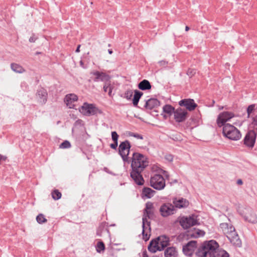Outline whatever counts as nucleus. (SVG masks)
I'll list each match as a JSON object with an SVG mask.
<instances>
[{"label": "nucleus", "mask_w": 257, "mask_h": 257, "mask_svg": "<svg viewBox=\"0 0 257 257\" xmlns=\"http://www.w3.org/2000/svg\"><path fill=\"white\" fill-rule=\"evenodd\" d=\"M149 165L147 157L140 153L134 152L131 158V177L135 183L138 185H143L145 180L142 172Z\"/></svg>", "instance_id": "f257e3e1"}, {"label": "nucleus", "mask_w": 257, "mask_h": 257, "mask_svg": "<svg viewBox=\"0 0 257 257\" xmlns=\"http://www.w3.org/2000/svg\"><path fill=\"white\" fill-rule=\"evenodd\" d=\"M220 229L226 236L231 243L237 246H240L241 242L234 227L227 223L220 224Z\"/></svg>", "instance_id": "f03ea898"}, {"label": "nucleus", "mask_w": 257, "mask_h": 257, "mask_svg": "<svg viewBox=\"0 0 257 257\" xmlns=\"http://www.w3.org/2000/svg\"><path fill=\"white\" fill-rule=\"evenodd\" d=\"M170 239L166 235L159 236L151 240L148 246L149 251L155 253L161 251L169 244Z\"/></svg>", "instance_id": "7ed1b4c3"}, {"label": "nucleus", "mask_w": 257, "mask_h": 257, "mask_svg": "<svg viewBox=\"0 0 257 257\" xmlns=\"http://www.w3.org/2000/svg\"><path fill=\"white\" fill-rule=\"evenodd\" d=\"M170 239L166 235L159 236L151 240L148 246L149 251L155 253L161 251L169 244Z\"/></svg>", "instance_id": "20e7f679"}, {"label": "nucleus", "mask_w": 257, "mask_h": 257, "mask_svg": "<svg viewBox=\"0 0 257 257\" xmlns=\"http://www.w3.org/2000/svg\"><path fill=\"white\" fill-rule=\"evenodd\" d=\"M222 134L226 138L233 141H237L241 138V134L240 131L234 126L229 123L224 125Z\"/></svg>", "instance_id": "39448f33"}, {"label": "nucleus", "mask_w": 257, "mask_h": 257, "mask_svg": "<svg viewBox=\"0 0 257 257\" xmlns=\"http://www.w3.org/2000/svg\"><path fill=\"white\" fill-rule=\"evenodd\" d=\"M80 112L83 115L86 116H90L97 114V113H101L102 111L99 109L93 104H89L84 102L82 106H81Z\"/></svg>", "instance_id": "423d86ee"}, {"label": "nucleus", "mask_w": 257, "mask_h": 257, "mask_svg": "<svg viewBox=\"0 0 257 257\" xmlns=\"http://www.w3.org/2000/svg\"><path fill=\"white\" fill-rule=\"evenodd\" d=\"M150 185L156 190H162L166 186L165 179L161 175L155 174L151 177Z\"/></svg>", "instance_id": "0eeeda50"}, {"label": "nucleus", "mask_w": 257, "mask_h": 257, "mask_svg": "<svg viewBox=\"0 0 257 257\" xmlns=\"http://www.w3.org/2000/svg\"><path fill=\"white\" fill-rule=\"evenodd\" d=\"M131 145L128 141L125 140L121 142L118 147V154L121 157L124 162L129 163L128 154L130 153Z\"/></svg>", "instance_id": "6e6552de"}, {"label": "nucleus", "mask_w": 257, "mask_h": 257, "mask_svg": "<svg viewBox=\"0 0 257 257\" xmlns=\"http://www.w3.org/2000/svg\"><path fill=\"white\" fill-rule=\"evenodd\" d=\"M202 248H204L207 253L209 256L213 254V253L219 248V244L215 240H210L203 242L202 244Z\"/></svg>", "instance_id": "1a4fd4ad"}, {"label": "nucleus", "mask_w": 257, "mask_h": 257, "mask_svg": "<svg viewBox=\"0 0 257 257\" xmlns=\"http://www.w3.org/2000/svg\"><path fill=\"white\" fill-rule=\"evenodd\" d=\"M142 221L143 230L142 234L143 239L146 241L149 239L151 236V222L148 221V218H146V217H143Z\"/></svg>", "instance_id": "9d476101"}, {"label": "nucleus", "mask_w": 257, "mask_h": 257, "mask_svg": "<svg viewBox=\"0 0 257 257\" xmlns=\"http://www.w3.org/2000/svg\"><path fill=\"white\" fill-rule=\"evenodd\" d=\"M234 117V114L233 112L229 111H223L220 113L217 118V124L219 127L223 126L226 124L225 122L231 118Z\"/></svg>", "instance_id": "9b49d317"}, {"label": "nucleus", "mask_w": 257, "mask_h": 257, "mask_svg": "<svg viewBox=\"0 0 257 257\" xmlns=\"http://www.w3.org/2000/svg\"><path fill=\"white\" fill-rule=\"evenodd\" d=\"M256 138V133L253 130L249 131L246 134L244 139V145L249 148H253Z\"/></svg>", "instance_id": "f8f14e48"}, {"label": "nucleus", "mask_w": 257, "mask_h": 257, "mask_svg": "<svg viewBox=\"0 0 257 257\" xmlns=\"http://www.w3.org/2000/svg\"><path fill=\"white\" fill-rule=\"evenodd\" d=\"M179 222L184 229H188L198 224V221L193 216L183 217Z\"/></svg>", "instance_id": "ddd939ff"}, {"label": "nucleus", "mask_w": 257, "mask_h": 257, "mask_svg": "<svg viewBox=\"0 0 257 257\" xmlns=\"http://www.w3.org/2000/svg\"><path fill=\"white\" fill-rule=\"evenodd\" d=\"M161 214L163 217H167L173 214L176 211L174 206L171 203H164L160 208Z\"/></svg>", "instance_id": "4468645a"}, {"label": "nucleus", "mask_w": 257, "mask_h": 257, "mask_svg": "<svg viewBox=\"0 0 257 257\" xmlns=\"http://www.w3.org/2000/svg\"><path fill=\"white\" fill-rule=\"evenodd\" d=\"M187 114L185 109L181 107L177 108L174 112V119L177 122H183L186 120Z\"/></svg>", "instance_id": "2eb2a0df"}, {"label": "nucleus", "mask_w": 257, "mask_h": 257, "mask_svg": "<svg viewBox=\"0 0 257 257\" xmlns=\"http://www.w3.org/2000/svg\"><path fill=\"white\" fill-rule=\"evenodd\" d=\"M196 247L197 241L192 240L183 246V252L186 255L190 256H192Z\"/></svg>", "instance_id": "dca6fc26"}, {"label": "nucleus", "mask_w": 257, "mask_h": 257, "mask_svg": "<svg viewBox=\"0 0 257 257\" xmlns=\"http://www.w3.org/2000/svg\"><path fill=\"white\" fill-rule=\"evenodd\" d=\"M179 105L180 106H184L189 111L194 110L197 104L195 102L193 99H183L179 102Z\"/></svg>", "instance_id": "f3484780"}, {"label": "nucleus", "mask_w": 257, "mask_h": 257, "mask_svg": "<svg viewBox=\"0 0 257 257\" xmlns=\"http://www.w3.org/2000/svg\"><path fill=\"white\" fill-rule=\"evenodd\" d=\"M91 74L95 76V78L93 79V81L94 82H98L99 81H101L104 82V83H106V82L110 81V76L106 74L105 73L99 72L98 71H96L92 72Z\"/></svg>", "instance_id": "a211bd4d"}, {"label": "nucleus", "mask_w": 257, "mask_h": 257, "mask_svg": "<svg viewBox=\"0 0 257 257\" xmlns=\"http://www.w3.org/2000/svg\"><path fill=\"white\" fill-rule=\"evenodd\" d=\"M48 93L47 90L43 87L37 90L36 98L38 101L42 104H44L47 101Z\"/></svg>", "instance_id": "6ab92c4d"}, {"label": "nucleus", "mask_w": 257, "mask_h": 257, "mask_svg": "<svg viewBox=\"0 0 257 257\" xmlns=\"http://www.w3.org/2000/svg\"><path fill=\"white\" fill-rule=\"evenodd\" d=\"M173 203L174 204V207L181 208H186L188 207L189 205V201L184 198H175L173 199Z\"/></svg>", "instance_id": "aec40b11"}, {"label": "nucleus", "mask_w": 257, "mask_h": 257, "mask_svg": "<svg viewBox=\"0 0 257 257\" xmlns=\"http://www.w3.org/2000/svg\"><path fill=\"white\" fill-rule=\"evenodd\" d=\"M154 206L153 204L148 202L146 204V207L144 210L143 217H146V218L152 219L154 217V212L152 210Z\"/></svg>", "instance_id": "412c9836"}, {"label": "nucleus", "mask_w": 257, "mask_h": 257, "mask_svg": "<svg viewBox=\"0 0 257 257\" xmlns=\"http://www.w3.org/2000/svg\"><path fill=\"white\" fill-rule=\"evenodd\" d=\"M78 100V96L74 94H69L66 95L64 98V101L65 102L67 106L70 108H73L74 105L73 103L77 101Z\"/></svg>", "instance_id": "4be33fe9"}, {"label": "nucleus", "mask_w": 257, "mask_h": 257, "mask_svg": "<svg viewBox=\"0 0 257 257\" xmlns=\"http://www.w3.org/2000/svg\"><path fill=\"white\" fill-rule=\"evenodd\" d=\"M160 102L157 98H150L146 100L144 105L146 109L152 110L160 106Z\"/></svg>", "instance_id": "5701e85b"}, {"label": "nucleus", "mask_w": 257, "mask_h": 257, "mask_svg": "<svg viewBox=\"0 0 257 257\" xmlns=\"http://www.w3.org/2000/svg\"><path fill=\"white\" fill-rule=\"evenodd\" d=\"M138 87L142 91L150 90L152 88V85L149 80L144 79L138 83Z\"/></svg>", "instance_id": "b1692460"}, {"label": "nucleus", "mask_w": 257, "mask_h": 257, "mask_svg": "<svg viewBox=\"0 0 257 257\" xmlns=\"http://www.w3.org/2000/svg\"><path fill=\"white\" fill-rule=\"evenodd\" d=\"M165 257H177L178 251L175 247H167L164 252Z\"/></svg>", "instance_id": "393cba45"}, {"label": "nucleus", "mask_w": 257, "mask_h": 257, "mask_svg": "<svg viewBox=\"0 0 257 257\" xmlns=\"http://www.w3.org/2000/svg\"><path fill=\"white\" fill-rule=\"evenodd\" d=\"M156 191L149 187H144L142 190V197L147 198H151L154 196Z\"/></svg>", "instance_id": "a878e982"}, {"label": "nucleus", "mask_w": 257, "mask_h": 257, "mask_svg": "<svg viewBox=\"0 0 257 257\" xmlns=\"http://www.w3.org/2000/svg\"><path fill=\"white\" fill-rule=\"evenodd\" d=\"M143 93L138 90H134V95L133 98V104L135 106H137L138 103L141 97L143 96Z\"/></svg>", "instance_id": "bb28decb"}, {"label": "nucleus", "mask_w": 257, "mask_h": 257, "mask_svg": "<svg viewBox=\"0 0 257 257\" xmlns=\"http://www.w3.org/2000/svg\"><path fill=\"white\" fill-rule=\"evenodd\" d=\"M243 217L245 221L249 222L252 223H255L257 222V216L253 212L251 211L249 213L245 214Z\"/></svg>", "instance_id": "cd10ccee"}, {"label": "nucleus", "mask_w": 257, "mask_h": 257, "mask_svg": "<svg viewBox=\"0 0 257 257\" xmlns=\"http://www.w3.org/2000/svg\"><path fill=\"white\" fill-rule=\"evenodd\" d=\"M113 88V85L111 84L110 81L106 82L104 83L103 87V91L106 92L108 91V94L110 97H112L113 94L112 93V90Z\"/></svg>", "instance_id": "c85d7f7f"}, {"label": "nucleus", "mask_w": 257, "mask_h": 257, "mask_svg": "<svg viewBox=\"0 0 257 257\" xmlns=\"http://www.w3.org/2000/svg\"><path fill=\"white\" fill-rule=\"evenodd\" d=\"M210 257H229V254L224 250L219 249V248L215 251Z\"/></svg>", "instance_id": "c756f323"}, {"label": "nucleus", "mask_w": 257, "mask_h": 257, "mask_svg": "<svg viewBox=\"0 0 257 257\" xmlns=\"http://www.w3.org/2000/svg\"><path fill=\"white\" fill-rule=\"evenodd\" d=\"M11 69L16 73H22L26 71V70L20 64L13 63L11 64Z\"/></svg>", "instance_id": "7c9ffc66"}, {"label": "nucleus", "mask_w": 257, "mask_h": 257, "mask_svg": "<svg viewBox=\"0 0 257 257\" xmlns=\"http://www.w3.org/2000/svg\"><path fill=\"white\" fill-rule=\"evenodd\" d=\"M176 109L170 104H166L163 107V111L164 113H167L169 115H171Z\"/></svg>", "instance_id": "2f4dec72"}, {"label": "nucleus", "mask_w": 257, "mask_h": 257, "mask_svg": "<svg viewBox=\"0 0 257 257\" xmlns=\"http://www.w3.org/2000/svg\"><path fill=\"white\" fill-rule=\"evenodd\" d=\"M196 255L197 257H206L208 254L204 248H202L201 245L196 252Z\"/></svg>", "instance_id": "473e14b6"}, {"label": "nucleus", "mask_w": 257, "mask_h": 257, "mask_svg": "<svg viewBox=\"0 0 257 257\" xmlns=\"http://www.w3.org/2000/svg\"><path fill=\"white\" fill-rule=\"evenodd\" d=\"M105 249V244L102 241H99L96 245V250L97 252L101 253Z\"/></svg>", "instance_id": "72a5a7b5"}, {"label": "nucleus", "mask_w": 257, "mask_h": 257, "mask_svg": "<svg viewBox=\"0 0 257 257\" xmlns=\"http://www.w3.org/2000/svg\"><path fill=\"white\" fill-rule=\"evenodd\" d=\"M133 92L131 89H127L123 94L120 95V97L126 98L127 100L131 99Z\"/></svg>", "instance_id": "f704fd0d"}, {"label": "nucleus", "mask_w": 257, "mask_h": 257, "mask_svg": "<svg viewBox=\"0 0 257 257\" xmlns=\"http://www.w3.org/2000/svg\"><path fill=\"white\" fill-rule=\"evenodd\" d=\"M51 194L53 199L55 200H57L60 199L62 196L61 193L57 189L53 191L51 193Z\"/></svg>", "instance_id": "c9c22d12"}, {"label": "nucleus", "mask_w": 257, "mask_h": 257, "mask_svg": "<svg viewBox=\"0 0 257 257\" xmlns=\"http://www.w3.org/2000/svg\"><path fill=\"white\" fill-rule=\"evenodd\" d=\"M36 220L39 224H42L46 223L47 221V219L45 217V216L43 214H39L36 217Z\"/></svg>", "instance_id": "e433bc0d"}, {"label": "nucleus", "mask_w": 257, "mask_h": 257, "mask_svg": "<svg viewBox=\"0 0 257 257\" xmlns=\"http://www.w3.org/2000/svg\"><path fill=\"white\" fill-rule=\"evenodd\" d=\"M255 107V104L249 105L246 111L247 113V117L249 118L250 116L251 113L254 110Z\"/></svg>", "instance_id": "4c0bfd02"}, {"label": "nucleus", "mask_w": 257, "mask_h": 257, "mask_svg": "<svg viewBox=\"0 0 257 257\" xmlns=\"http://www.w3.org/2000/svg\"><path fill=\"white\" fill-rule=\"evenodd\" d=\"M205 234V232L203 231H201L200 230L198 229L197 230L195 231V234L194 233H189V235L193 237H198L200 236H203Z\"/></svg>", "instance_id": "58836bf2"}, {"label": "nucleus", "mask_w": 257, "mask_h": 257, "mask_svg": "<svg viewBox=\"0 0 257 257\" xmlns=\"http://www.w3.org/2000/svg\"><path fill=\"white\" fill-rule=\"evenodd\" d=\"M60 148L68 149L71 147V144L68 141H64L60 145Z\"/></svg>", "instance_id": "ea45409f"}, {"label": "nucleus", "mask_w": 257, "mask_h": 257, "mask_svg": "<svg viewBox=\"0 0 257 257\" xmlns=\"http://www.w3.org/2000/svg\"><path fill=\"white\" fill-rule=\"evenodd\" d=\"M196 73V70L195 69L189 68L187 71V74L190 77H192Z\"/></svg>", "instance_id": "a19ab883"}, {"label": "nucleus", "mask_w": 257, "mask_h": 257, "mask_svg": "<svg viewBox=\"0 0 257 257\" xmlns=\"http://www.w3.org/2000/svg\"><path fill=\"white\" fill-rule=\"evenodd\" d=\"M118 135L116 132H111V138L113 142H118Z\"/></svg>", "instance_id": "79ce46f5"}, {"label": "nucleus", "mask_w": 257, "mask_h": 257, "mask_svg": "<svg viewBox=\"0 0 257 257\" xmlns=\"http://www.w3.org/2000/svg\"><path fill=\"white\" fill-rule=\"evenodd\" d=\"M173 156L171 154H167L165 156V159L170 162L173 161Z\"/></svg>", "instance_id": "37998d69"}, {"label": "nucleus", "mask_w": 257, "mask_h": 257, "mask_svg": "<svg viewBox=\"0 0 257 257\" xmlns=\"http://www.w3.org/2000/svg\"><path fill=\"white\" fill-rule=\"evenodd\" d=\"M131 136H133L136 138H137L138 139H141L142 140L143 139V137L142 135H141L139 134H136V133H132L131 134Z\"/></svg>", "instance_id": "c03bdc74"}, {"label": "nucleus", "mask_w": 257, "mask_h": 257, "mask_svg": "<svg viewBox=\"0 0 257 257\" xmlns=\"http://www.w3.org/2000/svg\"><path fill=\"white\" fill-rule=\"evenodd\" d=\"M104 227V225H103V224H101L99 226V228H98V230L97 231V233H96L97 235H98V236H101V230Z\"/></svg>", "instance_id": "a18cd8bd"}, {"label": "nucleus", "mask_w": 257, "mask_h": 257, "mask_svg": "<svg viewBox=\"0 0 257 257\" xmlns=\"http://www.w3.org/2000/svg\"><path fill=\"white\" fill-rule=\"evenodd\" d=\"M114 143L113 144H111L110 145V147L112 149L116 150L117 148V147L118 146V142H113Z\"/></svg>", "instance_id": "49530a36"}, {"label": "nucleus", "mask_w": 257, "mask_h": 257, "mask_svg": "<svg viewBox=\"0 0 257 257\" xmlns=\"http://www.w3.org/2000/svg\"><path fill=\"white\" fill-rule=\"evenodd\" d=\"M37 39H38L37 37H35L34 36H33L30 38L29 42L31 43H34L36 41V40H37Z\"/></svg>", "instance_id": "de8ad7c7"}, {"label": "nucleus", "mask_w": 257, "mask_h": 257, "mask_svg": "<svg viewBox=\"0 0 257 257\" xmlns=\"http://www.w3.org/2000/svg\"><path fill=\"white\" fill-rule=\"evenodd\" d=\"M252 123L254 125L257 126V114L254 116L252 117Z\"/></svg>", "instance_id": "09e8293b"}, {"label": "nucleus", "mask_w": 257, "mask_h": 257, "mask_svg": "<svg viewBox=\"0 0 257 257\" xmlns=\"http://www.w3.org/2000/svg\"><path fill=\"white\" fill-rule=\"evenodd\" d=\"M143 257H149V255H148L147 252L146 250L143 252Z\"/></svg>", "instance_id": "8fccbe9b"}, {"label": "nucleus", "mask_w": 257, "mask_h": 257, "mask_svg": "<svg viewBox=\"0 0 257 257\" xmlns=\"http://www.w3.org/2000/svg\"><path fill=\"white\" fill-rule=\"evenodd\" d=\"M80 66H81V67H82V68H86V67H85V65H84V62H83V61H82V60H81V61H80Z\"/></svg>", "instance_id": "3c124183"}, {"label": "nucleus", "mask_w": 257, "mask_h": 257, "mask_svg": "<svg viewBox=\"0 0 257 257\" xmlns=\"http://www.w3.org/2000/svg\"><path fill=\"white\" fill-rule=\"evenodd\" d=\"M237 184L239 185H241L243 184V182L241 179H238L237 181Z\"/></svg>", "instance_id": "603ef678"}, {"label": "nucleus", "mask_w": 257, "mask_h": 257, "mask_svg": "<svg viewBox=\"0 0 257 257\" xmlns=\"http://www.w3.org/2000/svg\"><path fill=\"white\" fill-rule=\"evenodd\" d=\"M80 46H80V45H79L77 46V48H76V50H75V52H76V53H78V52H80Z\"/></svg>", "instance_id": "864d4df0"}, {"label": "nucleus", "mask_w": 257, "mask_h": 257, "mask_svg": "<svg viewBox=\"0 0 257 257\" xmlns=\"http://www.w3.org/2000/svg\"><path fill=\"white\" fill-rule=\"evenodd\" d=\"M108 52L109 54H112L113 53V51L111 49H108Z\"/></svg>", "instance_id": "5fc2aeb1"}, {"label": "nucleus", "mask_w": 257, "mask_h": 257, "mask_svg": "<svg viewBox=\"0 0 257 257\" xmlns=\"http://www.w3.org/2000/svg\"><path fill=\"white\" fill-rule=\"evenodd\" d=\"M190 29V28L188 26H186L185 31H188Z\"/></svg>", "instance_id": "6e6d98bb"}, {"label": "nucleus", "mask_w": 257, "mask_h": 257, "mask_svg": "<svg viewBox=\"0 0 257 257\" xmlns=\"http://www.w3.org/2000/svg\"><path fill=\"white\" fill-rule=\"evenodd\" d=\"M223 108V106H219V109L221 110Z\"/></svg>", "instance_id": "4d7b16f0"}]
</instances>
